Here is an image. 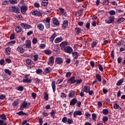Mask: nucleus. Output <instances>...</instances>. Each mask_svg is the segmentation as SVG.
Instances as JSON below:
<instances>
[{"mask_svg": "<svg viewBox=\"0 0 125 125\" xmlns=\"http://www.w3.org/2000/svg\"><path fill=\"white\" fill-rule=\"evenodd\" d=\"M30 105L31 103H27L26 101H24L21 105L20 110H21V111H23V110H24V108H27V107H28V106H30Z\"/></svg>", "mask_w": 125, "mask_h": 125, "instance_id": "obj_1", "label": "nucleus"}, {"mask_svg": "<svg viewBox=\"0 0 125 125\" xmlns=\"http://www.w3.org/2000/svg\"><path fill=\"white\" fill-rule=\"evenodd\" d=\"M26 62L27 67L29 68V69H31V68H33L34 67V63L32 60L29 59H27L26 60Z\"/></svg>", "mask_w": 125, "mask_h": 125, "instance_id": "obj_2", "label": "nucleus"}, {"mask_svg": "<svg viewBox=\"0 0 125 125\" xmlns=\"http://www.w3.org/2000/svg\"><path fill=\"white\" fill-rule=\"evenodd\" d=\"M23 83H32V79H29V75H25L24 79L22 80Z\"/></svg>", "mask_w": 125, "mask_h": 125, "instance_id": "obj_3", "label": "nucleus"}, {"mask_svg": "<svg viewBox=\"0 0 125 125\" xmlns=\"http://www.w3.org/2000/svg\"><path fill=\"white\" fill-rule=\"evenodd\" d=\"M41 22L44 23L47 29L49 28V27H50V19L47 18L46 20L42 21Z\"/></svg>", "mask_w": 125, "mask_h": 125, "instance_id": "obj_4", "label": "nucleus"}, {"mask_svg": "<svg viewBox=\"0 0 125 125\" xmlns=\"http://www.w3.org/2000/svg\"><path fill=\"white\" fill-rule=\"evenodd\" d=\"M105 22L106 23V24H112L115 22V17H109L107 20H105Z\"/></svg>", "mask_w": 125, "mask_h": 125, "instance_id": "obj_5", "label": "nucleus"}, {"mask_svg": "<svg viewBox=\"0 0 125 125\" xmlns=\"http://www.w3.org/2000/svg\"><path fill=\"white\" fill-rule=\"evenodd\" d=\"M21 26L22 28H23V29H25V30H28L32 28V26L31 25L27 24L26 23H21Z\"/></svg>", "mask_w": 125, "mask_h": 125, "instance_id": "obj_6", "label": "nucleus"}, {"mask_svg": "<svg viewBox=\"0 0 125 125\" xmlns=\"http://www.w3.org/2000/svg\"><path fill=\"white\" fill-rule=\"evenodd\" d=\"M48 64L49 66H53L54 65V57L51 56L48 60Z\"/></svg>", "mask_w": 125, "mask_h": 125, "instance_id": "obj_7", "label": "nucleus"}, {"mask_svg": "<svg viewBox=\"0 0 125 125\" xmlns=\"http://www.w3.org/2000/svg\"><path fill=\"white\" fill-rule=\"evenodd\" d=\"M64 52H66V53H71L73 52V48L72 47L68 46H66L63 50Z\"/></svg>", "mask_w": 125, "mask_h": 125, "instance_id": "obj_8", "label": "nucleus"}, {"mask_svg": "<svg viewBox=\"0 0 125 125\" xmlns=\"http://www.w3.org/2000/svg\"><path fill=\"white\" fill-rule=\"evenodd\" d=\"M55 63L56 64H58V65H60L63 63V59L60 57H58L55 59Z\"/></svg>", "mask_w": 125, "mask_h": 125, "instance_id": "obj_9", "label": "nucleus"}, {"mask_svg": "<svg viewBox=\"0 0 125 125\" xmlns=\"http://www.w3.org/2000/svg\"><path fill=\"white\" fill-rule=\"evenodd\" d=\"M68 44H69L68 42H67V41H63L61 44H60V46L61 49L63 50L64 48H65V47H66V46L68 45Z\"/></svg>", "mask_w": 125, "mask_h": 125, "instance_id": "obj_10", "label": "nucleus"}, {"mask_svg": "<svg viewBox=\"0 0 125 125\" xmlns=\"http://www.w3.org/2000/svg\"><path fill=\"white\" fill-rule=\"evenodd\" d=\"M75 76L71 77L67 81V83H70V84H74V83H76V80H75Z\"/></svg>", "mask_w": 125, "mask_h": 125, "instance_id": "obj_11", "label": "nucleus"}, {"mask_svg": "<svg viewBox=\"0 0 125 125\" xmlns=\"http://www.w3.org/2000/svg\"><path fill=\"white\" fill-rule=\"evenodd\" d=\"M10 10L11 12H15V13H19L18 8L16 6H12L10 8Z\"/></svg>", "mask_w": 125, "mask_h": 125, "instance_id": "obj_12", "label": "nucleus"}, {"mask_svg": "<svg viewBox=\"0 0 125 125\" xmlns=\"http://www.w3.org/2000/svg\"><path fill=\"white\" fill-rule=\"evenodd\" d=\"M28 8L25 5H22L21 6V11L22 14H25L26 11H27Z\"/></svg>", "mask_w": 125, "mask_h": 125, "instance_id": "obj_13", "label": "nucleus"}, {"mask_svg": "<svg viewBox=\"0 0 125 125\" xmlns=\"http://www.w3.org/2000/svg\"><path fill=\"white\" fill-rule=\"evenodd\" d=\"M82 115H83V113H82L80 110L75 111L74 112L73 117H74V118H76L77 116H82Z\"/></svg>", "mask_w": 125, "mask_h": 125, "instance_id": "obj_14", "label": "nucleus"}, {"mask_svg": "<svg viewBox=\"0 0 125 125\" xmlns=\"http://www.w3.org/2000/svg\"><path fill=\"white\" fill-rule=\"evenodd\" d=\"M17 51L18 52H20V53H24V51H25V49L23 48V47H21V46H19L17 48Z\"/></svg>", "mask_w": 125, "mask_h": 125, "instance_id": "obj_15", "label": "nucleus"}, {"mask_svg": "<svg viewBox=\"0 0 125 125\" xmlns=\"http://www.w3.org/2000/svg\"><path fill=\"white\" fill-rule=\"evenodd\" d=\"M56 36H57V35H56L55 33H54L50 38L49 42L51 43H52V42H53V41H54V39L56 38Z\"/></svg>", "mask_w": 125, "mask_h": 125, "instance_id": "obj_16", "label": "nucleus"}, {"mask_svg": "<svg viewBox=\"0 0 125 125\" xmlns=\"http://www.w3.org/2000/svg\"><path fill=\"white\" fill-rule=\"evenodd\" d=\"M78 100L76 98H74L72 99L70 103V105L71 106H74L76 104V103H77Z\"/></svg>", "mask_w": 125, "mask_h": 125, "instance_id": "obj_17", "label": "nucleus"}, {"mask_svg": "<svg viewBox=\"0 0 125 125\" xmlns=\"http://www.w3.org/2000/svg\"><path fill=\"white\" fill-rule=\"evenodd\" d=\"M53 23L54 25H56V26H59V25H60V22H59V21H58L57 19L56 18L53 19Z\"/></svg>", "mask_w": 125, "mask_h": 125, "instance_id": "obj_18", "label": "nucleus"}, {"mask_svg": "<svg viewBox=\"0 0 125 125\" xmlns=\"http://www.w3.org/2000/svg\"><path fill=\"white\" fill-rule=\"evenodd\" d=\"M37 27L39 30H40V31H43V29H44V26L42 24V23H39L37 25Z\"/></svg>", "mask_w": 125, "mask_h": 125, "instance_id": "obj_19", "label": "nucleus"}, {"mask_svg": "<svg viewBox=\"0 0 125 125\" xmlns=\"http://www.w3.org/2000/svg\"><path fill=\"white\" fill-rule=\"evenodd\" d=\"M51 86H52L53 92H55V91L56 90V85L55 81H53L52 82Z\"/></svg>", "mask_w": 125, "mask_h": 125, "instance_id": "obj_20", "label": "nucleus"}, {"mask_svg": "<svg viewBox=\"0 0 125 125\" xmlns=\"http://www.w3.org/2000/svg\"><path fill=\"white\" fill-rule=\"evenodd\" d=\"M25 46L27 48H32L31 41L28 40V41H26V43L25 44Z\"/></svg>", "mask_w": 125, "mask_h": 125, "instance_id": "obj_21", "label": "nucleus"}, {"mask_svg": "<svg viewBox=\"0 0 125 125\" xmlns=\"http://www.w3.org/2000/svg\"><path fill=\"white\" fill-rule=\"evenodd\" d=\"M62 41H63V37H58L55 40V43H58V42H61Z\"/></svg>", "mask_w": 125, "mask_h": 125, "instance_id": "obj_22", "label": "nucleus"}, {"mask_svg": "<svg viewBox=\"0 0 125 125\" xmlns=\"http://www.w3.org/2000/svg\"><path fill=\"white\" fill-rule=\"evenodd\" d=\"M32 14L35 16H41L42 15L41 12H39L38 11H34L32 12Z\"/></svg>", "mask_w": 125, "mask_h": 125, "instance_id": "obj_23", "label": "nucleus"}, {"mask_svg": "<svg viewBox=\"0 0 125 125\" xmlns=\"http://www.w3.org/2000/svg\"><path fill=\"white\" fill-rule=\"evenodd\" d=\"M5 53L6 55H10V53H11V48H7L5 50Z\"/></svg>", "mask_w": 125, "mask_h": 125, "instance_id": "obj_24", "label": "nucleus"}, {"mask_svg": "<svg viewBox=\"0 0 125 125\" xmlns=\"http://www.w3.org/2000/svg\"><path fill=\"white\" fill-rule=\"evenodd\" d=\"M83 92H86V93H88V91L90 90V87L87 86H84Z\"/></svg>", "mask_w": 125, "mask_h": 125, "instance_id": "obj_25", "label": "nucleus"}, {"mask_svg": "<svg viewBox=\"0 0 125 125\" xmlns=\"http://www.w3.org/2000/svg\"><path fill=\"white\" fill-rule=\"evenodd\" d=\"M43 52L44 53H45V54H46L47 55H50V54L52 53V51H51V50L46 49L44 50L43 51Z\"/></svg>", "mask_w": 125, "mask_h": 125, "instance_id": "obj_26", "label": "nucleus"}, {"mask_svg": "<svg viewBox=\"0 0 125 125\" xmlns=\"http://www.w3.org/2000/svg\"><path fill=\"white\" fill-rule=\"evenodd\" d=\"M68 23H69V22L68 21V20L64 21L63 25H62V27H63L64 29H66V28L68 27Z\"/></svg>", "mask_w": 125, "mask_h": 125, "instance_id": "obj_27", "label": "nucleus"}, {"mask_svg": "<svg viewBox=\"0 0 125 125\" xmlns=\"http://www.w3.org/2000/svg\"><path fill=\"white\" fill-rule=\"evenodd\" d=\"M96 78L98 81V82H102V77H101V75L99 74H97L96 75Z\"/></svg>", "mask_w": 125, "mask_h": 125, "instance_id": "obj_28", "label": "nucleus"}, {"mask_svg": "<svg viewBox=\"0 0 125 125\" xmlns=\"http://www.w3.org/2000/svg\"><path fill=\"white\" fill-rule=\"evenodd\" d=\"M51 71H52V68L50 67H48L45 68L44 72L46 73V74H49Z\"/></svg>", "mask_w": 125, "mask_h": 125, "instance_id": "obj_29", "label": "nucleus"}, {"mask_svg": "<svg viewBox=\"0 0 125 125\" xmlns=\"http://www.w3.org/2000/svg\"><path fill=\"white\" fill-rule=\"evenodd\" d=\"M75 31L77 35H79L80 33L82 32V29H81L80 27H76L75 28Z\"/></svg>", "mask_w": 125, "mask_h": 125, "instance_id": "obj_30", "label": "nucleus"}, {"mask_svg": "<svg viewBox=\"0 0 125 125\" xmlns=\"http://www.w3.org/2000/svg\"><path fill=\"white\" fill-rule=\"evenodd\" d=\"M113 107L114 109H115V110H117V109H118L119 110L122 109V107H121V106H120V105H119V104H115L113 105Z\"/></svg>", "mask_w": 125, "mask_h": 125, "instance_id": "obj_31", "label": "nucleus"}, {"mask_svg": "<svg viewBox=\"0 0 125 125\" xmlns=\"http://www.w3.org/2000/svg\"><path fill=\"white\" fill-rule=\"evenodd\" d=\"M55 114H56V110H52L50 112V115L52 118H54L55 117Z\"/></svg>", "mask_w": 125, "mask_h": 125, "instance_id": "obj_32", "label": "nucleus"}, {"mask_svg": "<svg viewBox=\"0 0 125 125\" xmlns=\"http://www.w3.org/2000/svg\"><path fill=\"white\" fill-rule=\"evenodd\" d=\"M16 32L21 33V32H22V28L20 26H17L16 28Z\"/></svg>", "mask_w": 125, "mask_h": 125, "instance_id": "obj_33", "label": "nucleus"}, {"mask_svg": "<svg viewBox=\"0 0 125 125\" xmlns=\"http://www.w3.org/2000/svg\"><path fill=\"white\" fill-rule=\"evenodd\" d=\"M124 83V79H121L118 81L117 83H116V85L118 86H120Z\"/></svg>", "mask_w": 125, "mask_h": 125, "instance_id": "obj_34", "label": "nucleus"}, {"mask_svg": "<svg viewBox=\"0 0 125 125\" xmlns=\"http://www.w3.org/2000/svg\"><path fill=\"white\" fill-rule=\"evenodd\" d=\"M97 43H98V41L97 40L93 41L91 44L92 47H93V48L95 47V46H96V44H97Z\"/></svg>", "mask_w": 125, "mask_h": 125, "instance_id": "obj_35", "label": "nucleus"}, {"mask_svg": "<svg viewBox=\"0 0 125 125\" xmlns=\"http://www.w3.org/2000/svg\"><path fill=\"white\" fill-rule=\"evenodd\" d=\"M125 21V18H119L117 21V23L118 24H120L121 23H122V22H124Z\"/></svg>", "mask_w": 125, "mask_h": 125, "instance_id": "obj_36", "label": "nucleus"}, {"mask_svg": "<svg viewBox=\"0 0 125 125\" xmlns=\"http://www.w3.org/2000/svg\"><path fill=\"white\" fill-rule=\"evenodd\" d=\"M48 4V1H43L42 2V6L43 7L47 6Z\"/></svg>", "mask_w": 125, "mask_h": 125, "instance_id": "obj_37", "label": "nucleus"}, {"mask_svg": "<svg viewBox=\"0 0 125 125\" xmlns=\"http://www.w3.org/2000/svg\"><path fill=\"white\" fill-rule=\"evenodd\" d=\"M68 96L70 98H72V97H74L75 96V91H73L71 92L69 94Z\"/></svg>", "mask_w": 125, "mask_h": 125, "instance_id": "obj_38", "label": "nucleus"}, {"mask_svg": "<svg viewBox=\"0 0 125 125\" xmlns=\"http://www.w3.org/2000/svg\"><path fill=\"white\" fill-rule=\"evenodd\" d=\"M4 72L5 73H6V74H7L8 75H9V76L11 75V71L9 70V69H5Z\"/></svg>", "mask_w": 125, "mask_h": 125, "instance_id": "obj_39", "label": "nucleus"}, {"mask_svg": "<svg viewBox=\"0 0 125 125\" xmlns=\"http://www.w3.org/2000/svg\"><path fill=\"white\" fill-rule=\"evenodd\" d=\"M72 55H73V56H74V59H77L78 57L77 52H73L72 53Z\"/></svg>", "mask_w": 125, "mask_h": 125, "instance_id": "obj_40", "label": "nucleus"}, {"mask_svg": "<svg viewBox=\"0 0 125 125\" xmlns=\"http://www.w3.org/2000/svg\"><path fill=\"white\" fill-rule=\"evenodd\" d=\"M9 1L11 4H17V3L18 2L17 0H9Z\"/></svg>", "mask_w": 125, "mask_h": 125, "instance_id": "obj_41", "label": "nucleus"}, {"mask_svg": "<svg viewBox=\"0 0 125 125\" xmlns=\"http://www.w3.org/2000/svg\"><path fill=\"white\" fill-rule=\"evenodd\" d=\"M102 113L103 114H104V115H108V113H109V110H108V109H103Z\"/></svg>", "mask_w": 125, "mask_h": 125, "instance_id": "obj_42", "label": "nucleus"}, {"mask_svg": "<svg viewBox=\"0 0 125 125\" xmlns=\"http://www.w3.org/2000/svg\"><path fill=\"white\" fill-rule=\"evenodd\" d=\"M109 0H104L103 2V5H108V4H109Z\"/></svg>", "mask_w": 125, "mask_h": 125, "instance_id": "obj_43", "label": "nucleus"}, {"mask_svg": "<svg viewBox=\"0 0 125 125\" xmlns=\"http://www.w3.org/2000/svg\"><path fill=\"white\" fill-rule=\"evenodd\" d=\"M92 118L93 121H95V120H96V119H97V115H96V114H95V113H93L92 114Z\"/></svg>", "mask_w": 125, "mask_h": 125, "instance_id": "obj_44", "label": "nucleus"}, {"mask_svg": "<svg viewBox=\"0 0 125 125\" xmlns=\"http://www.w3.org/2000/svg\"><path fill=\"white\" fill-rule=\"evenodd\" d=\"M85 116L87 117V119H89L90 121H91V115H90V113H85Z\"/></svg>", "mask_w": 125, "mask_h": 125, "instance_id": "obj_45", "label": "nucleus"}, {"mask_svg": "<svg viewBox=\"0 0 125 125\" xmlns=\"http://www.w3.org/2000/svg\"><path fill=\"white\" fill-rule=\"evenodd\" d=\"M38 42V39L37 38H34L32 40V43L33 44H36Z\"/></svg>", "mask_w": 125, "mask_h": 125, "instance_id": "obj_46", "label": "nucleus"}, {"mask_svg": "<svg viewBox=\"0 0 125 125\" xmlns=\"http://www.w3.org/2000/svg\"><path fill=\"white\" fill-rule=\"evenodd\" d=\"M67 121H68V118H67V117H63L62 119V123H64V124H66Z\"/></svg>", "mask_w": 125, "mask_h": 125, "instance_id": "obj_47", "label": "nucleus"}, {"mask_svg": "<svg viewBox=\"0 0 125 125\" xmlns=\"http://www.w3.org/2000/svg\"><path fill=\"white\" fill-rule=\"evenodd\" d=\"M14 39H15V34L13 33L10 36V40H14Z\"/></svg>", "mask_w": 125, "mask_h": 125, "instance_id": "obj_48", "label": "nucleus"}, {"mask_svg": "<svg viewBox=\"0 0 125 125\" xmlns=\"http://www.w3.org/2000/svg\"><path fill=\"white\" fill-rule=\"evenodd\" d=\"M109 14H110V15H115L116 12L114 10H111L109 12Z\"/></svg>", "mask_w": 125, "mask_h": 125, "instance_id": "obj_49", "label": "nucleus"}, {"mask_svg": "<svg viewBox=\"0 0 125 125\" xmlns=\"http://www.w3.org/2000/svg\"><path fill=\"white\" fill-rule=\"evenodd\" d=\"M6 123L4 122V121L2 120H0V125H7Z\"/></svg>", "mask_w": 125, "mask_h": 125, "instance_id": "obj_50", "label": "nucleus"}, {"mask_svg": "<svg viewBox=\"0 0 125 125\" xmlns=\"http://www.w3.org/2000/svg\"><path fill=\"white\" fill-rule=\"evenodd\" d=\"M0 118L2 119V120H6V117L5 116V114H2L0 116Z\"/></svg>", "mask_w": 125, "mask_h": 125, "instance_id": "obj_51", "label": "nucleus"}, {"mask_svg": "<svg viewBox=\"0 0 125 125\" xmlns=\"http://www.w3.org/2000/svg\"><path fill=\"white\" fill-rule=\"evenodd\" d=\"M34 59V61H38V60L39 59V55H35L33 56Z\"/></svg>", "mask_w": 125, "mask_h": 125, "instance_id": "obj_52", "label": "nucleus"}, {"mask_svg": "<svg viewBox=\"0 0 125 125\" xmlns=\"http://www.w3.org/2000/svg\"><path fill=\"white\" fill-rule=\"evenodd\" d=\"M73 120H72L71 119L68 118L67 119V123L69 124V125H71V124H73Z\"/></svg>", "mask_w": 125, "mask_h": 125, "instance_id": "obj_53", "label": "nucleus"}, {"mask_svg": "<svg viewBox=\"0 0 125 125\" xmlns=\"http://www.w3.org/2000/svg\"><path fill=\"white\" fill-rule=\"evenodd\" d=\"M44 99H45V100L47 101L48 100V94H47V93H45L44 94Z\"/></svg>", "mask_w": 125, "mask_h": 125, "instance_id": "obj_54", "label": "nucleus"}, {"mask_svg": "<svg viewBox=\"0 0 125 125\" xmlns=\"http://www.w3.org/2000/svg\"><path fill=\"white\" fill-rule=\"evenodd\" d=\"M71 75H72V73L71 72H67L65 74V77L70 78V77H71Z\"/></svg>", "mask_w": 125, "mask_h": 125, "instance_id": "obj_55", "label": "nucleus"}, {"mask_svg": "<svg viewBox=\"0 0 125 125\" xmlns=\"http://www.w3.org/2000/svg\"><path fill=\"white\" fill-rule=\"evenodd\" d=\"M98 67L100 71H101V72H103V67L102 66V65L99 64Z\"/></svg>", "mask_w": 125, "mask_h": 125, "instance_id": "obj_56", "label": "nucleus"}, {"mask_svg": "<svg viewBox=\"0 0 125 125\" xmlns=\"http://www.w3.org/2000/svg\"><path fill=\"white\" fill-rule=\"evenodd\" d=\"M31 96L33 99H36V97H37V94L36 93H32L31 94Z\"/></svg>", "mask_w": 125, "mask_h": 125, "instance_id": "obj_57", "label": "nucleus"}, {"mask_svg": "<svg viewBox=\"0 0 125 125\" xmlns=\"http://www.w3.org/2000/svg\"><path fill=\"white\" fill-rule=\"evenodd\" d=\"M81 105H82V102L78 101L76 102V106L77 107H81Z\"/></svg>", "mask_w": 125, "mask_h": 125, "instance_id": "obj_58", "label": "nucleus"}, {"mask_svg": "<svg viewBox=\"0 0 125 125\" xmlns=\"http://www.w3.org/2000/svg\"><path fill=\"white\" fill-rule=\"evenodd\" d=\"M34 6L35 7H37V8H39V7H40V6H41V5H40V3H39L38 2H35L34 3Z\"/></svg>", "mask_w": 125, "mask_h": 125, "instance_id": "obj_59", "label": "nucleus"}, {"mask_svg": "<svg viewBox=\"0 0 125 125\" xmlns=\"http://www.w3.org/2000/svg\"><path fill=\"white\" fill-rule=\"evenodd\" d=\"M45 44H41L40 45V47H41V48H42V49H44V48H45Z\"/></svg>", "mask_w": 125, "mask_h": 125, "instance_id": "obj_60", "label": "nucleus"}, {"mask_svg": "<svg viewBox=\"0 0 125 125\" xmlns=\"http://www.w3.org/2000/svg\"><path fill=\"white\" fill-rule=\"evenodd\" d=\"M77 13H78V14L77 15V16H81V15H82V14L83 13V12L81 10H80L78 11Z\"/></svg>", "mask_w": 125, "mask_h": 125, "instance_id": "obj_61", "label": "nucleus"}, {"mask_svg": "<svg viewBox=\"0 0 125 125\" xmlns=\"http://www.w3.org/2000/svg\"><path fill=\"white\" fill-rule=\"evenodd\" d=\"M108 120V118L107 116H105L103 118V121L104 122H107Z\"/></svg>", "mask_w": 125, "mask_h": 125, "instance_id": "obj_62", "label": "nucleus"}, {"mask_svg": "<svg viewBox=\"0 0 125 125\" xmlns=\"http://www.w3.org/2000/svg\"><path fill=\"white\" fill-rule=\"evenodd\" d=\"M37 74H41V73H42V70L41 69H38L36 71Z\"/></svg>", "mask_w": 125, "mask_h": 125, "instance_id": "obj_63", "label": "nucleus"}, {"mask_svg": "<svg viewBox=\"0 0 125 125\" xmlns=\"http://www.w3.org/2000/svg\"><path fill=\"white\" fill-rule=\"evenodd\" d=\"M16 42V41H12L8 42L9 44H11V45H13Z\"/></svg>", "mask_w": 125, "mask_h": 125, "instance_id": "obj_64", "label": "nucleus"}]
</instances>
